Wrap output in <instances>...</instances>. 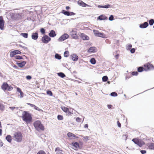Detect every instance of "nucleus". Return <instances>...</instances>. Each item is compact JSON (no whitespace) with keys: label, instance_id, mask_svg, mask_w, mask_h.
<instances>
[{"label":"nucleus","instance_id":"1","mask_svg":"<svg viewBox=\"0 0 154 154\" xmlns=\"http://www.w3.org/2000/svg\"><path fill=\"white\" fill-rule=\"evenodd\" d=\"M21 118L27 124H30L32 122V115L28 111H24L22 113Z\"/></svg>","mask_w":154,"mask_h":154},{"label":"nucleus","instance_id":"2","mask_svg":"<svg viewBox=\"0 0 154 154\" xmlns=\"http://www.w3.org/2000/svg\"><path fill=\"white\" fill-rule=\"evenodd\" d=\"M33 125L35 130L37 131H39L41 130L43 131L45 130L44 125L39 120H36L33 123Z\"/></svg>","mask_w":154,"mask_h":154},{"label":"nucleus","instance_id":"3","mask_svg":"<svg viewBox=\"0 0 154 154\" xmlns=\"http://www.w3.org/2000/svg\"><path fill=\"white\" fill-rule=\"evenodd\" d=\"M13 137L14 140L17 142H21L23 139V135L21 132L19 131L16 132L14 134Z\"/></svg>","mask_w":154,"mask_h":154},{"label":"nucleus","instance_id":"4","mask_svg":"<svg viewBox=\"0 0 154 154\" xmlns=\"http://www.w3.org/2000/svg\"><path fill=\"white\" fill-rule=\"evenodd\" d=\"M61 109L65 113H66V115L69 116L73 114V110L74 109L70 107L68 108L64 106H61Z\"/></svg>","mask_w":154,"mask_h":154},{"label":"nucleus","instance_id":"5","mask_svg":"<svg viewBox=\"0 0 154 154\" xmlns=\"http://www.w3.org/2000/svg\"><path fill=\"white\" fill-rule=\"evenodd\" d=\"M71 145L75 148V150H78V149H82L83 147V143L81 141H79V143L76 142H72Z\"/></svg>","mask_w":154,"mask_h":154},{"label":"nucleus","instance_id":"6","mask_svg":"<svg viewBox=\"0 0 154 154\" xmlns=\"http://www.w3.org/2000/svg\"><path fill=\"white\" fill-rule=\"evenodd\" d=\"M23 13H12L11 16V18L14 20H17L22 18Z\"/></svg>","mask_w":154,"mask_h":154},{"label":"nucleus","instance_id":"7","mask_svg":"<svg viewBox=\"0 0 154 154\" xmlns=\"http://www.w3.org/2000/svg\"><path fill=\"white\" fill-rule=\"evenodd\" d=\"M132 141L135 144H137L140 147H141L145 144L144 142L138 138H134L132 140Z\"/></svg>","mask_w":154,"mask_h":154},{"label":"nucleus","instance_id":"8","mask_svg":"<svg viewBox=\"0 0 154 154\" xmlns=\"http://www.w3.org/2000/svg\"><path fill=\"white\" fill-rule=\"evenodd\" d=\"M143 66L145 67V71L153 70L154 69V66L149 62H148L144 64Z\"/></svg>","mask_w":154,"mask_h":154},{"label":"nucleus","instance_id":"9","mask_svg":"<svg viewBox=\"0 0 154 154\" xmlns=\"http://www.w3.org/2000/svg\"><path fill=\"white\" fill-rule=\"evenodd\" d=\"M93 33L94 35L98 37H101L102 38H106V35L103 32H99L97 30H93Z\"/></svg>","mask_w":154,"mask_h":154},{"label":"nucleus","instance_id":"10","mask_svg":"<svg viewBox=\"0 0 154 154\" xmlns=\"http://www.w3.org/2000/svg\"><path fill=\"white\" fill-rule=\"evenodd\" d=\"M69 37V35L67 33H64L62 35L57 39L58 41L62 42L68 39Z\"/></svg>","mask_w":154,"mask_h":154},{"label":"nucleus","instance_id":"11","mask_svg":"<svg viewBox=\"0 0 154 154\" xmlns=\"http://www.w3.org/2000/svg\"><path fill=\"white\" fill-rule=\"evenodd\" d=\"M51 40L50 37L46 35H45L42 37L41 40L43 43L46 44L51 41Z\"/></svg>","mask_w":154,"mask_h":154},{"label":"nucleus","instance_id":"12","mask_svg":"<svg viewBox=\"0 0 154 154\" xmlns=\"http://www.w3.org/2000/svg\"><path fill=\"white\" fill-rule=\"evenodd\" d=\"M21 52L19 50H16L11 51L10 53V56L11 57H13L16 55L21 54Z\"/></svg>","mask_w":154,"mask_h":154},{"label":"nucleus","instance_id":"13","mask_svg":"<svg viewBox=\"0 0 154 154\" xmlns=\"http://www.w3.org/2000/svg\"><path fill=\"white\" fill-rule=\"evenodd\" d=\"M23 56L25 57L26 59H27L28 58V57H26L25 55H23V56H21L19 55H17L14 56L13 57V60L15 61L16 62V60H24V59L23 57Z\"/></svg>","mask_w":154,"mask_h":154},{"label":"nucleus","instance_id":"14","mask_svg":"<svg viewBox=\"0 0 154 154\" xmlns=\"http://www.w3.org/2000/svg\"><path fill=\"white\" fill-rule=\"evenodd\" d=\"M16 64L19 67L21 68L23 67L26 63V62L25 61H20V62L16 61Z\"/></svg>","mask_w":154,"mask_h":154},{"label":"nucleus","instance_id":"15","mask_svg":"<svg viewBox=\"0 0 154 154\" xmlns=\"http://www.w3.org/2000/svg\"><path fill=\"white\" fill-rule=\"evenodd\" d=\"M69 57L74 61H77L79 59V57L78 55L75 53L70 55Z\"/></svg>","mask_w":154,"mask_h":154},{"label":"nucleus","instance_id":"16","mask_svg":"<svg viewBox=\"0 0 154 154\" xmlns=\"http://www.w3.org/2000/svg\"><path fill=\"white\" fill-rule=\"evenodd\" d=\"M67 136L69 138V139H74L75 138H78L79 137L77 136H76L74 134L69 132L67 134Z\"/></svg>","mask_w":154,"mask_h":154},{"label":"nucleus","instance_id":"17","mask_svg":"<svg viewBox=\"0 0 154 154\" xmlns=\"http://www.w3.org/2000/svg\"><path fill=\"white\" fill-rule=\"evenodd\" d=\"M79 35L83 40H88L89 39V36L84 33H81Z\"/></svg>","mask_w":154,"mask_h":154},{"label":"nucleus","instance_id":"18","mask_svg":"<svg viewBox=\"0 0 154 154\" xmlns=\"http://www.w3.org/2000/svg\"><path fill=\"white\" fill-rule=\"evenodd\" d=\"M149 24L147 22H145L143 23H141L139 25V27L141 29H145L147 28Z\"/></svg>","mask_w":154,"mask_h":154},{"label":"nucleus","instance_id":"19","mask_svg":"<svg viewBox=\"0 0 154 154\" xmlns=\"http://www.w3.org/2000/svg\"><path fill=\"white\" fill-rule=\"evenodd\" d=\"M97 51V49L95 47L93 46L90 47L88 50V52L90 53H94Z\"/></svg>","mask_w":154,"mask_h":154},{"label":"nucleus","instance_id":"20","mask_svg":"<svg viewBox=\"0 0 154 154\" xmlns=\"http://www.w3.org/2000/svg\"><path fill=\"white\" fill-rule=\"evenodd\" d=\"M77 4H78L83 7H86V6L89 7V5L85 3L84 2H83L81 0H79L77 2Z\"/></svg>","mask_w":154,"mask_h":154},{"label":"nucleus","instance_id":"21","mask_svg":"<svg viewBox=\"0 0 154 154\" xmlns=\"http://www.w3.org/2000/svg\"><path fill=\"white\" fill-rule=\"evenodd\" d=\"M38 35L37 32H33L32 34L31 38L34 40H36L38 39Z\"/></svg>","mask_w":154,"mask_h":154},{"label":"nucleus","instance_id":"22","mask_svg":"<svg viewBox=\"0 0 154 154\" xmlns=\"http://www.w3.org/2000/svg\"><path fill=\"white\" fill-rule=\"evenodd\" d=\"M8 86V83L6 82H4L1 85V88L4 91H5L7 90Z\"/></svg>","mask_w":154,"mask_h":154},{"label":"nucleus","instance_id":"23","mask_svg":"<svg viewBox=\"0 0 154 154\" xmlns=\"http://www.w3.org/2000/svg\"><path fill=\"white\" fill-rule=\"evenodd\" d=\"M108 18L104 14H101L97 18V20H107Z\"/></svg>","mask_w":154,"mask_h":154},{"label":"nucleus","instance_id":"24","mask_svg":"<svg viewBox=\"0 0 154 154\" xmlns=\"http://www.w3.org/2000/svg\"><path fill=\"white\" fill-rule=\"evenodd\" d=\"M48 35L50 37L53 38L56 36L57 34L54 30H51L49 33Z\"/></svg>","mask_w":154,"mask_h":154},{"label":"nucleus","instance_id":"25","mask_svg":"<svg viewBox=\"0 0 154 154\" xmlns=\"http://www.w3.org/2000/svg\"><path fill=\"white\" fill-rule=\"evenodd\" d=\"M55 151L57 154H64V152L59 147H57L55 149Z\"/></svg>","mask_w":154,"mask_h":154},{"label":"nucleus","instance_id":"26","mask_svg":"<svg viewBox=\"0 0 154 154\" xmlns=\"http://www.w3.org/2000/svg\"><path fill=\"white\" fill-rule=\"evenodd\" d=\"M147 145L150 149L154 150V143H149L147 144Z\"/></svg>","mask_w":154,"mask_h":154},{"label":"nucleus","instance_id":"27","mask_svg":"<svg viewBox=\"0 0 154 154\" xmlns=\"http://www.w3.org/2000/svg\"><path fill=\"white\" fill-rule=\"evenodd\" d=\"M97 7L98 8H108L111 7V5L109 4H106L104 5H98Z\"/></svg>","mask_w":154,"mask_h":154},{"label":"nucleus","instance_id":"28","mask_svg":"<svg viewBox=\"0 0 154 154\" xmlns=\"http://www.w3.org/2000/svg\"><path fill=\"white\" fill-rule=\"evenodd\" d=\"M5 139L9 143H11L12 141V138L10 135H7L5 137Z\"/></svg>","mask_w":154,"mask_h":154},{"label":"nucleus","instance_id":"29","mask_svg":"<svg viewBox=\"0 0 154 154\" xmlns=\"http://www.w3.org/2000/svg\"><path fill=\"white\" fill-rule=\"evenodd\" d=\"M70 35L72 38L73 39H78L79 38V37L77 34V32L71 33Z\"/></svg>","mask_w":154,"mask_h":154},{"label":"nucleus","instance_id":"30","mask_svg":"<svg viewBox=\"0 0 154 154\" xmlns=\"http://www.w3.org/2000/svg\"><path fill=\"white\" fill-rule=\"evenodd\" d=\"M17 92L20 93V98H23V97L24 94H23V92L22 91L21 89L19 87H17Z\"/></svg>","mask_w":154,"mask_h":154},{"label":"nucleus","instance_id":"31","mask_svg":"<svg viewBox=\"0 0 154 154\" xmlns=\"http://www.w3.org/2000/svg\"><path fill=\"white\" fill-rule=\"evenodd\" d=\"M137 71L138 72H142L144 71H145V67L144 68L141 66L138 67H137Z\"/></svg>","mask_w":154,"mask_h":154},{"label":"nucleus","instance_id":"32","mask_svg":"<svg viewBox=\"0 0 154 154\" xmlns=\"http://www.w3.org/2000/svg\"><path fill=\"white\" fill-rule=\"evenodd\" d=\"M57 74L58 76L62 78H63L66 76L65 74L63 72H59L57 73Z\"/></svg>","mask_w":154,"mask_h":154},{"label":"nucleus","instance_id":"33","mask_svg":"<svg viewBox=\"0 0 154 154\" xmlns=\"http://www.w3.org/2000/svg\"><path fill=\"white\" fill-rule=\"evenodd\" d=\"M54 57L55 59L58 60H60L62 58L60 55L57 53L55 54L54 55Z\"/></svg>","mask_w":154,"mask_h":154},{"label":"nucleus","instance_id":"34","mask_svg":"<svg viewBox=\"0 0 154 154\" xmlns=\"http://www.w3.org/2000/svg\"><path fill=\"white\" fill-rule=\"evenodd\" d=\"M69 11H66L65 10H62L61 13L64 14L65 15L68 16Z\"/></svg>","mask_w":154,"mask_h":154},{"label":"nucleus","instance_id":"35","mask_svg":"<svg viewBox=\"0 0 154 154\" xmlns=\"http://www.w3.org/2000/svg\"><path fill=\"white\" fill-rule=\"evenodd\" d=\"M90 62L91 63L93 64L94 65L96 63V60L95 58H92L90 60Z\"/></svg>","mask_w":154,"mask_h":154},{"label":"nucleus","instance_id":"36","mask_svg":"<svg viewBox=\"0 0 154 154\" xmlns=\"http://www.w3.org/2000/svg\"><path fill=\"white\" fill-rule=\"evenodd\" d=\"M20 35L26 38L28 37V33H22L20 34Z\"/></svg>","mask_w":154,"mask_h":154},{"label":"nucleus","instance_id":"37","mask_svg":"<svg viewBox=\"0 0 154 154\" xmlns=\"http://www.w3.org/2000/svg\"><path fill=\"white\" fill-rule=\"evenodd\" d=\"M81 137H82L84 139V140L85 141V142H87L88 141V140H89L88 138L89 137L87 136H83V135H81Z\"/></svg>","mask_w":154,"mask_h":154},{"label":"nucleus","instance_id":"38","mask_svg":"<svg viewBox=\"0 0 154 154\" xmlns=\"http://www.w3.org/2000/svg\"><path fill=\"white\" fill-rule=\"evenodd\" d=\"M108 76L106 75H105L103 76L102 78V81L104 82H105L107 81L108 80Z\"/></svg>","mask_w":154,"mask_h":154},{"label":"nucleus","instance_id":"39","mask_svg":"<svg viewBox=\"0 0 154 154\" xmlns=\"http://www.w3.org/2000/svg\"><path fill=\"white\" fill-rule=\"evenodd\" d=\"M64 57H67L69 56V52L68 51H65L63 54Z\"/></svg>","mask_w":154,"mask_h":154},{"label":"nucleus","instance_id":"40","mask_svg":"<svg viewBox=\"0 0 154 154\" xmlns=\"http://www.w3.org/2000/svg\"><path fill=\"white\" fill-rule=\"evenodd\" d=\"M149 24L150 26H152L154 24V20L153 19H151L149 21Z\"/></svg>","mask_w":154,"mask_h":154},{"label":"nucleus","instance_id":"41","mask_svg":"<svg viewBox=\"0 0 154 154\" xmlns=\"http://www.w3.org/2000/svg\"><path fill=\"white\" fill-rule=\"evenodd\" d=\"M40 32L41 33L42 35H44L45 34V29L43 28H40Z\"/></svg>","mask_w":154,"mask_h":154},{"label":"nucleus","instance_id":"42","mask_svg":"<svg viewBox=\"0 0 154 154\" xmlns=\"http://www.w3.org/2000/svg\"><path fill=\"white\" fill-rule=\"evenodd\" d=\"M47 94L50 96H52L53 95L52 92L49 90H48L46 91Z\"/></svg>","mask_w":154,"mask_h":154},{"label":"nucleus","instance_id":"43","mask_svg":"<svg viewBox=\"0 0 154 154\" xmlns=\"http://www.w3.org/2000/svg\"><path fill=\"white\" fill-rule=\"evenodd\" d=\"M5 23L0 22V29L1 30L4 29V26Z\"/></svg>","mask_w":154,"mask_h":154},{"label":"nucleus","instance_id":"44","mask_svg":"<svg viewBox=\"0 0 154 154\" xmlns=\"http://www.w3.org/2000/svg\"><path fill=\"white\" fill-rule=\"evenodd\" d=\"M57 119L58 120H62L63 119V117L62 115H58L57 116Z\"/></svg>","mask_w":154,"mask_h":154},{"label":"nucleus","instance_id":"45","mask_svg":"<svg viewBox=\"0 0 154 154\" xmlns=\"http://www.w3.org/2000/svg\"><path fill=\"white\" fill-rule=\"evenodd\" d=\"M110 95L112 97H116L118 96V94L116 92H113L110 93Z\"/></svg>","mask_w":154,"mask_h":154},{"label":"nucleus","instance_id":"46","mask_svg":"<svg viewBox=\"0 0 154 154\" xmlns=\"http://www.w3.org/2000/svg\"><path fill=\"white\" fill-rule=\"evenodd\" d=\"M131 75L133 76H137L138 75V72L137 71H133L131 72Z\"/></svg>","mask_w":154,"mask_h":154},{"label":"nucleus","instance_id":"47","mask_svg":"<svg viewBox=\"0 0 154 154\" xmlns=\"http://www.w3.org/2000/svg\"><path fill=\"white\" fill-rule=\"evenodd\" d=\"M5 109V107L2 104L0 103V110L3 111Z\"/></svg>","mask_w":154,"mask_h":154},{"label":"nucleus","instance_id":"48","mask_svg":"<svg viewBox=\"0 0 154 154\" xmlns=\"http://www.w3.org/2000/svg\"><path fill=\"white\" fill-rule=\"evenodd\" d=\"M34 108L36 110H37L39 112H43V110H42V109L39 108L38 107L36 106L35 105L34 107Z\"/></svg>","mask_w":154,"mask_h":154},{"label":"nucleus","instance_id":"49","mask_svg":"<svg viewBox=\"0 0 154 154\" xmlns=\"http://www.w3.org/2000/svg\"><path fill=\"white\" fill-rule=\"evenodd\" d=\"M13 89V87L11 85H8V86L7 90L8 91H10Z\"/></svg>","mask_w":154,"mask_h":154},{"label":"nucleus","instance_id":"50","mask_svg":"<svg viewBox=\"0 0 154 154\" xmlns=\"http://www.w3.org/2000/svg\"><path fill=\"white\" fill-rule=\"evenodd\" d=\"M114 16L112 15H111L109 18V21H112L114 20Z\"/></svg>","mask_w":154,"mask_h":154},{"label":"nucleus","instance_id":"51","mask_svg":"<svg viewBox=\"0 0 154 154\" xmlns=\"http://www.w3.org/2000/svg\"><path fill=\"white\" fill-rule=\"evenodd\" d=\"M132 76V75L131 74L128 73V74H127L125 76V79L126 80L128 79H129Z\"/></svg>","mask_w":154,"mask_h":154},{"label":"nucleus","instance_id":"52","mask_svg":"<svg viewBox=\"0 0 154 154\" xmlns=\"http://www.w3.org/2000/svg\"><path fill=\"white\" fill-rule=\"evenodd\" d=\"M37 154H46L44 150H40Z\"/></svg>","mask_w":154,"mask_h":154},{"label":"nucleus","instance_id":"53","mask_svg":"<svg viewBox=\"0 0 154 154\" xmlns=\"http://www.w3.org/2000/svg\"><path fill=\"white\" fill-rule=\"evenodd\" d=\"M132 45L131 44L128 45L126 47L127 49L128 50H130L132 48Z\"/></svg>","mask_w":154,"mask_h":154},{"label":"nucleus","instance_id":"54","mask_svg":"<svg viewBox=\"0 0 154 154\" xmlns=\"http://www.w3.org/2000/svg\"><path fill=\"white\" fill-rule=\"evenodd\" d=\"M75 14L73 12L69 11L68 16L74 15Z\"/></svg>","mask_w":154,"mask_h":154},{"label":"nucleus","instance_id":"55","mask_svg":"<svg viewBox=\"0 0 154 154\" xmlns=\"http://www.w3.org/2000/svg\"><path fill=\"white\" fill-rule=\"evenodd\" d=\"M135 51V49L134 48H131V49H130V52L131 54H133V53H134Z\"/></svg>","mask_w":154,"mask_h":154},{"label":"nucleus","instance_id":"56","mask_svg":"<svg viewBox=\"0 0 154 154\" xmlns=\"http://www.w3.org/2000/svg\"><path fill=\"white\" fill-rule=\"evenodd\" d=\"M26 78L27 79L30 80L32 79V76L31 75H28L26 76Z\"/></svg>","mask_w":154,"mask_h":154},{"label":"nucleus","instance_id":"57","mask_svg":"<svg viewBox=\"0 0 154 154\" xmlns=\"http://www.w3.org/2000/svg\"><path fill=\"white\" fill-rule=\"evenodd\" d=\"M140 152L142 154H145L146 152V151L145 150H140Z\"/></svg>","mask_w":154,"mask_h":154},{"label":"nucleus","instance_id":"58","mask_svg":"<svg viewBox=\"0 0 154 154\" xmlns=\"http://www.w3.org/2000/svg\"><path fill=\"white\" fill-rule=\"evenodd\" d=\"M81 120V119L79 117H77L76 118V122H80Z\"/></svg>","mask_w":154,"mask_h":154},{"label":"nucleus","instance_id":"59","mask_svg":"<svg viewBox=\"0 0 154 154\" xmlns=\"http://www.w3.org/2000/svg\"><path fill=\"white\" fill-rule=\"evenodd\" d=\"M0 22L5 23L4 20L3 18V17L2 16H0Z\"/></svg>","mask_w":154,"mask_h":154},{"label":"nucleus","instance_id":"60","mask_svg":"<svg viewBox=\"0 0 154 154\" xmlns=\"http://www.w3.org/2000/svg\"><path fill=\"white\" fill-rule=\"evenodd\" d=\"M9 108L10 109H11L12 110H13L15 108H16L17 109L18 108V107H16L15 106H13V107H9Z\"/></svg>","mask_w":154,"mask_h":154},{"label":"nucleus","instance_id":"61","mask_svg":"<svg viewBox=\"0 0 154 154\" xmlns=\"http://www.w3.org/2000/svg\"><path fill=\"white\" fill-rule=\"evenodd\" d=\"M107 106L108 109H112V106L111 104H108L107 105Z\"/></svg>","mask_w":154,"mask_h":154},{"label":"nucleus","instance_id":"62","mask_svg":"<svg viewBox=\"0 0 154 154\" xmlns=\"http://www.w3.org/2000/svg\"><path fill=\"white\" fill-rule=\"evenodd\" d=\"M19 46L21 47V48H22L24 49H28V48L25 46H22V45H19Z\"/></svg>","mask_w":154,"mask_h":154},{"label":"nucleus","instance_id":"63","mask_svg":"<svg viewBox=\"0 0 154 154\" xmlns=\"http://www.w3.org/2000/svg\"><path fill=\"white\" fill-rule=\"evenodd\" d=\"M117 124L118 127H119V128H120L121 127V124L119 121H118L117 122Z\"/></svg>","mask_w":154,"mask_h":154},{"label":"nucleus","instance_id":"64","mask_svg":"<svg viewBox=\"0 0 154 154\" xmlns=\"http://www.w3.org/2000/svg\"><path fill=\"white\" fill-rule=\"evenodd\" d=\"M13 67H14V68L17 69H20L16 65H14L13 66Z\"/></svg>","mask_w":154,"mask_h":154}]
</instances>
